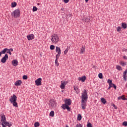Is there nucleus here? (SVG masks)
Returning <instances> with one entry per match:
<instances>
[{"mask_svg": "<svg viewBox=\"0 0 127 127\" xmlns=\"http://www.w3.org/2000/svg\"><path fill=\"white\" fill-rule=\"evenodd\" d=\"M81 98L82 109H86V103L87 102V100H88V96H87V91L86 90H84L83 93H82Z\"/></svg>", "mask_w": 127, "mask_h": 127, "instance_id": "1", "label": "nucleus"}, {"mask_svg": "<svg viewBox=\"0 0 127 127\" xmlns=\"http://www.w3.org/2000/svg\"><path fill=\"white\" fill-rule=\"evenodd\" d=\"M65 104L63 105V108L64 110H67V111H70V107L69 106L71 105L72 103V100L71 99H65L64 100Z\"/></svg>", "mask_w": 127, "mask_h": 127, "instance_id": "2", "label": "nucleus"}, {"mask_svg": "<svg viewBox=\"0 0 127 127\" xmlns=\"http://www.w3.org/2000/svg\"><path fill=\"white\" fill-rule=\"evenodd\" d=\"M16 100H17V97L15 94H13L12 96H11L9 101L13 104L14 107L17 108V103L16 102Z\"/></svg>", "mask_w": 127, "mask_h": 127, "instance_id": "3", "label": "nucleus"}, {"mask_svg": "<svg viewBox=\"0 0 127 127\" xmlns=\"http://www.w3.org/2000/svg\"><path fill=\"white\" fill-rule=\"evenodd\" d=\"M51 41L53 43L56 44L59 41V37L56 34H54L52 36Z\"/></svg>", "mask_w": 127, "mask_h": 127, "instance_id": "4", "label": "nucleus"}, {"mask_svg": "<svg viewBox=\"0 0 127 127\" xmlns=\"http://www.w3.org/2000/svg\"><path fill=\"white\" fill-rule=\"evenodd\" d=\"M11 15L15 18L17 17H19V16H20V11L19 9H17L12 12Z\"/></svg>", "mask_w": 127, "mask_h": 127, "instance_id": "5", "label": "nucleus"}, {"mask_svg": "<svg viewBox=\"0 0 127 127\" xmlns=\"http://www.w3.org/2000/svg\"><path fill=\"white\" fill-rule=\"evenodd\" d=\"M0 125H1V126H4V123L6 122V118H5V115L2 114L0 115Z\"/></svg>", "mask_w": 127, "mask_h": 127, "instance_id": "6", "label": "nucleus"}, {"mask_svg": "<svg viewBox=\"0 0 127 127\" xmlns=\"http://www.w3.org/2000/svg\"><path fill=\"white\" fill-rule=\"evenodd\" d=\"M56 52L58 53V54L56 56V57H60V55H61V49L59 47H56Z\"/></svg>", "mask_w": 127, "mask_h": 127, "instance_id": "7", "label": "nucleus"}, {"mask_svg": "<svg viewBox=\"0 0 127 127\" xmlns=\"http://www.w3.org/2000/svg\"><path fill=\"white\" fill-rule=\"evenodd\" d=\"M49 105H50V107H51V108L56 107V102L54 100H51L49 101Z\"/></svg>", "mask_w": 127, "mask_h": 127, "instance_id": "8", "label": "nucleus"}, {"mask_svg": "<svg viewBox=\"0 0 127 127\" xmlns=\"http://www.w3.org/2000/svg\"><path fill=\"white\" fill-rule=\"evenodd\" d=\"M7 59H8V55H7V54H5V56L1 59L0 61L2 63H5Z\"/></svg>", "mask_w": 127, "mask_h": 127, "instance_id": "9", "label": "nucleus"}, {"mask_svg": "<svg viewBox=\"0 0 127 127\" xmlns=\"http://www.w3.org/2000/svg\"><path fill=\"white\" fill-rule=\"evenodd\" d=\"M42 80V78H39L37 80H35V82L36 86H41Z\"/></svg>", "mask_w": 127, "mask_h": 127, "instance_id": "10", "label": "nucleus"}, {"mask_svg": "<svg viewBox=\"0 0 127 127\" xmlns=\"http://www.w3.org/2000/svg\"><path fill=\"white\" fill-rule=\"evenodd\" d=\"M67 85V82L65 81H61V85L60 88L62 89H64L65 86Z\"/></svg>", "mask_w": 127, "mask_h": 127, "instance_id": "11", "label": "nucleus"}, {"mask_svg": "<svg viewBox=\"0 0 127 127\" xmlns=\"http://www.w3.org/2000/svg\"><path fill=\"white\" fill-rule=\"evenodd\" d=\"M27 38L28 40L30 41L32 40V39H34V35L33 34H30L27 36Z\"/></svg>", "mask_w": 127, "mask_h": 127, "instance_id": "12", "label": "nucleus"}, {"mask_svg": "<svg viewBox=\"0 0 127 127\" xmlns=\"http://www.w3.org/2000/svg\"><path fill=\"white\" fill-rule=\"evenodd\" d=\"M18 64V62H17V61L16 60H14L12 61V64L14 67H16V66H17Z\"/></svg>", "mask_w": 127, "mask_h": 127, "instance_id": "13", "label": "nucleus"}, {"mask_svg": "<svg viewBox=\"0 0 127 127\" xmlns=\"http://www.w3.org/2000/svg\"><path fill=\"white\" fill-rule=\"evenodd\" d=\"M86 76H83L82 77H78V81H81L82 82H85V81H86Z\"/></svg>", "mask_w": 127, "mask_h": 127, "instance_id": "14", "label": "nucleus"}, {"mask_svg": "<svg viewBox=\"0 0 127 127\" xmlns=\"http://www.w3.org/2000/svg\"><path fill=\"white\" fill-rule=\"evenodd\" d=\"M127 69H126V70L123 73V79H124L125 81H127Z\"/></svg>", "mask_w": 127, "mask_h": 127, "instance_id": "15", "label": "nucleus"}, {"mask_svg": "<svg viewBox=\"0 0 127 127\" xmlns=\"http://www.w3.org/2000/svg\"><path fill=\"white\" fill-rule=\"evenodd\" d=\"M4 125L5 127H11V126H12V123L11 122L9 123L8 122L6 121V122H5V123H4Z\"/></svg>", "mask_w": 127, "mask_h": 127, "instance_id": "16", "label": "nucleus"}, {"mask_svg": "<svg viewBox=\"0 0 127 127\" xmlns=\"http://www.w3.org/2000/svg\"><path fill=\"white\" fill-rule=\"evenodd\" d=\"M90 17L89 16H87L84 19L83 22H89L90 21Z\"/></svg>", "mask_w": 127, "mask_h": 127, "instance_id": "17", "label": "nucleus"}, {"mask_svg": "<svg viewBox=\"0 0 127 127\" xmlns=\"http://www.w3.org/2000/svg\"><path fill=\"white\" fill-rule=\"evenodd\" d=\"M22 83V82H21V80H19L15 82L14 85L15 86H20Z\"/></svg>", "mask_w": 127, "mask_h": 127, "instance_id": "18", "label": "nucleus"}, {"mask_svg": "<svg viewBox=\"0 0 127 127\" xmlns=\"http://www.w3.org/2000/svg\"><path fill=\"white\" fill-rule=\"evenodd\" d=\"M85 53V46H82V47L80 48V54H84Z\"/></svg>", "mask_w": 127, "mask_h": 127, "instance_id": "19", "label": "nucleus"}, {"mask_svg": "<svg viewBox=\"0 0 127 127\" xmlns=\"http://www.w3.org/2000/svg\"><path fill=\"white\" fill-rule=\"evenodd\" d=\"M118 100H124V101H127V98L125 97V95L118 97Z\"/></svg>", "mask_w": 127, "mask_h": 127, "instance_id": "20", "label": "nucleus"}, {"mask_svg": "<svg viewBox=\"0 0 127 127\" xmlns=\"http://www.w3.org/2000/svg\"><path fill=\"white\" fill-rule=\"evenodd\" d=\"M58 59H59V57H56V60H55V64L56 65L58 66H59V63H58Z\"/></svg>", "mask_w": 127, "mask_h": 127, "instance_id": "21", "label": "nucleus"}, {"mask_svg": "<svg viewBox=\"0 0 127 127\" xmlns=\"http://www.w3.org/2000/svg\"><path fill=\"white\" fill-rule=\"evenodd\" d=\"M119 63H120V65H121L122 66H124L127 65V62H125L123 61H120Z\"/></svg>", "mask_w": 127, "mask_h": 127, "instance_id": "22", "label": "nucleus"}, {"mask_svg": "<svg viewBox=\"0 0 127 127\" xmlns=\"http://www.w3.org/2000/svg\"><path fill=\"white\" fill-rule=\"evenodd\" d=\"M101 102H102V104H106L107 103V100H105V98H101Z\"/></svg>", "mask_w": 127, "mask_h": 127, "instance_id": "23", "label": "nucleus"}, {"mask_svg": "<svg viewBox=\"0 0 127 127\" xmlns=\"http://www.w3.org/2000/svg\"><path fill=\"white\" fill-rule=\"evenodd\" d=\"M122 27H123V28H124V29H126V28H127V23H122Z\"/></svg>", "mask_w": 127, "mask_h": 127, "instance_id": "24", "label": "nucleus"}, {"mask_svg": "<svg viewBox=\"0 0 127 127\" xmlns=\"http://www.w3.org/2000/svg\"><path fill=\"white\" fill-rule=\"evenodd\" d=\"M7 51V48H5L1 51L2 54H5V53Z\"/></svg>", "mask_w": 127, "mask_h": 127, "instance_id": "25", "label": "nucleus"}, {"mask_svg": "<svg viewBox=\"0 0 127 127\" xmlns=\"http://www.w3.org/2000/svg\"><path fill=\"white\" fill-rule=\"evenodd\" d=\"M82 120V116L81 114H78L77 115V121H81Z\"/></svg>", "mask_w": 127, "mask_h": 127, "instance_id": "26", "label": "nucleus"}, {"mask_svg": "<svg viewBox=\"0 0 127 127\" xmlns=\"http://www.w3.org/2000/svg\"><path fill=\"white\" fill-rule=\"evenodd\" d=\"M116 69H117V70H119V71H121V70H123L121 65H116Z\"/></svg>", "mask_w": 127, "mask_h": 127, "instance_id": "27", "label": "nucleus"}, {"mask_svg": "<svg viewBox=\"0 0 127 127\" xmlns=\"http://www.w3.org/2000/svg\"><path fill=\"white\" fill-rule=\"evenodd\" d=\"M50 49H51V50H54V49H55V46L51 45L50 47Z\"/></svg>", "mask_w": 127, "mask_h": 127, "instance_id": "28", "label": "nucleus"}, {"mask_svg": "<svg viewBox=\"0 0 127 127\" xmlns=\"http://www.w3.org/2000/svg\"><path fill=\"white\" fill-rule=\"evenodd\" d=\"M39 126H40V124H39V123H38V122L35 123L34 126L35 127H39Z\"/></svg>", "mask_w": 127, "mask_h": 127, "instance_id": "29", "label": "nucleus"}, {"mask_svg": "<svg viewBox=\"0 0 127 127\" xmlns=\"http://www.w3.org/2000/svg\"><path fill=\"white\" fill-rule=\"evenodd\" d=\"M74 90H75V91H76V94H78L79 93V91H78V90L79 89L77 87L74 86Z\"/></svg>", "mask_w": 127, "mask_h": 127, "instance_id": "30", "label": "nucleus"}, {"mask_svg": "<svg viewBox=\"0 0 127 127\" xmlns=\"http://www.w3.org/2000/svg\"><path fill=\"white\" fill-rule=\"evenodd\" d=\"M11 6H12V7H15V6H16V2H12L11 3Z\"/></svg>", "mask_w": 127, "mask_h": 127, "instance_id": "31", "label": "nucleus"}, {"mask_svg": "<svg viewBox=\"0 0 127 127\" xmlns=\"http://www.w3.org/2000/svg\"><path fill=\"white\" fill-rule=\"evenodd\" d=\"M68 51H69V49L68 48H67L64 51V54L65 55H66V54H67V53H68Z\"/></svg>", "mask_w": 127, "mask_h": 127, "instance_id": "32", "label": "nucleus"}, {"mask_svg": "<svg viewBox=\"0 0 127 127\" xmlns=\"http://www.w3.org/2000/svg\"><path fill=\"white\" fill-rule=\"evenodd\" d=\"M98 76H99V78H100V79H103V74H102V73H100L98 74Z\"/></svg>", "mask_w": 127, "mask_h": 127, "instance_id": "33", "label": "nucleus"}, {"mask_svg": "<svg viewBox=\"0 0 127 127\" xmlns=\"http://www.w3.org/2000/svg\"><path fill=\"white\" fill-rule=\"evenodd\" d=\"M117 30L118 32H120L122 30V27H118L117 28Z\"/></svg>", "mask_w": 127, "mask_h": 127, "instance_id": "34", "label": "nucleus"}, {"mask_svg": "<svg viewBox=\"0 0 127 127\" xmlns=\"http://www.w3.org/2000/svg\"><path fill=\"white\" fill-rule=\"evenodd\" d=\"M50 117H54V112H51L50 113Z\"/></svg>", "mask_w": 127, "mask_h": 127, "instance_id": "35", "label": "nucleus"}, {"mask_svg": "<svg viewBox=\"0 0 127 127\" xmlns=\"http://www.w3.org/2000/svg\"><path fill=\"white\" fill-rule=\"evenodd\" d=\"M33 11H37V7L36 6H34L32 9Z\"/></svg>", "mask_w": 127, "mask_h": 127, "instance_id": "36", "label": "nucleus"}, {"mask_svg": "<svg viewBox=\"0 0 127 127\" xmlns=\"http://www.w3.org/2000/svg\"><path fill=\"white\" fill-rule=\"evenodd\" d=\"M123 126H125V127H127V121H125L123 123Z\"/></svg>", "mask_w": 127, "mask_h": 127, "instance_id": "37", "label": "nucleus"}, {"mask_svg": "<svg viewBox=\"0 0 127 127\" xmlns=\"http://www.w3.org/2000/svg\"><path fill=\"white\" fill-rule=\"evenodd\" d=\"M87 127H93V126H92V124L88 123L87 125Z\"/></svg>", "mask_w": 127, "mask_h": 127, "instance_id": "38", "label": "nucleus"}, {"mask_svg": "<svg viewBox=\"0 0 127 127\" xmlns=\"http://www.w3.org/2000/svg\"><path fill=\"white\" fill-rule=\"evenodd\" d=\"M107 82L109 84V85L113 83V82L112 81V80H111V79H108Z\"/></svg>", "mask_w": 127, "mask_h": 127, "instance_id": "39", "label": "nucleus"}, {"mask_svg": "<svg viewBox=\"0 0 127 127\" xmlns=\"http://www.w3.org/2000/svg\"><path fill=\"white\" fill-rule=\"evenodd\" d=\"M75 127H83V126L81 124H77Z\"/></svg>", "mask_w": 127, "mask_h": 127, "instance_id": "40", "label": "nucleus"}, {"mask_svg": "<svg viewBox=\"0 0 127 127\" xmlns=\"http://www.w3.org/2000/svg\"><path fill=\"white\" fill-rule=\"evenodd\" d=\"M23 80H27V75H23Z\"/></svg>", "mask_w": 127, "mask_h": 127, "instance_id": "41", "label": "nucleus"}, {"mask_svg": "<svg viewBox=\"0 0 127 127\" xmlns=\"http://www.w3.org/2000/svg\"><path fill=\"white\" fill-rule=\"evenodd\" d=\"M7 53H8L9 54V55H11V52L8 49H7Z\"/></svg>", "mask_w": 127, "mask_h": 127, "instance_id": "42", "label": "nucleus"}, {"mask_svg": "<svg viewBox=\"0 0 127 127\" xmlns=\"http://www.w3.org/2000/svg\"><path fill=\"white\" fill-rule=\"evenodd\" d=\"M109 86H110V88H112V87H114V86H115V84L112 83L109 84Z\"/></svg>", "mask_w": 127, "mask_h": 127, "instance_id": "43", "label": "nucleus"}, {"mask_svg": "<svg viewBox=\"0 0 127 127\" xmlns=\"http://www.w3.org/2000/svg\"><path fill=\"white\" fill-rule=\"evenodd\" d=\"M69 0H64V1L65 3H68V2H69Z\"/></svg>", "mask_w": 127, "mask_h": 127, "instance_id": "44", "label": "nucleus"}, {"mask_svg": "<svg viewBox=\"0 0 127 127\" xmlns=\"http://www.w3.org/2000/svg\"><path fill=\"white\" fill-rule=\"evenodd\" d=\"M112 106H113V107H114V108H115V109H117V106H116V105L114 104H112Z\"/></svg>", "mask_w": 127, "mask_h": 127, "instance_id": "45", "label": "nucleus"}, {"mask_svg": "<svg viewBox=\"0 0 127 127\" xmlns=\"http://www.w3.org/2000/svg\"><path fill=\"white\" fill-rule=\"evenodd\" d=\"M113 87L115 89V90H117V86H116L115 84L113 85Z\"/></svg>", "mask_w": 127, "mask_h": 127, "instance_id": "46", "label": "nucleus"}, {"mask_svg": "<svg viewBox=\"0 0 127 127\" xmlns=\"http://www.w3.org/2000/svg\"><path fill=\"white\" fill-rule=\"evenodd\" d=\"M8 50L10 51V52H12V51H13V49L12 48H11V49H8Z\"/></svg>", "mask_w": 127, "mask_h": 127, "instance_id": "47", "label": "nucleus"}, {"mask_svg": "<svg viewBox=\"0 0 127 127\" xmlns=\"http://www.w3.org/2000/svg\"><path fill=\"white\" fill-rule=\"evenodd\" d=\"M124 59H127V56L123 57Z\"/></svg>", "mask_w": 127, "mask_h": 127, "instance_id": "48", "label": "nucleus"}, {"mask_svg": "<svg viewBox=\"0 0 127 127\" xmlns=\"http://www.w3.org/2000/svg\"><path fill=\"white\" fill-rule=\"evenodd\" d=\"M85 0L86 2H88L89 0Z\"/></svg>", "mask_w": 127, "mask_h": 127, "instance_id": "49", "label": "nucleus"}, {"mask_svg": "<svg viewBox=\"0 0 127 127\" xmlns=\"http://www.w3.org/2000/svg\"><path fill=\"white\" fill-rule=\"evenodd\" d=\"M1 53L0 52V56H1Z\"/></svg>", "mask_w": 127, "mask_h": 127, "instance_id": "50", "label": "nucleus"}, {"mask_svg": "<svg viewBox=\"0 0 127 127\" xmlns=\"http://www.w3.org/2000/svg\"><path fill=\"white\" fill-rule=\"evenodd\" d=\"M2 127H5V125H2Z\"/></svg>", "mask_w": 127, "mask_h": 127, "instance_id": "51", "label": "nucleus"}, {"mask_svg": "<svg viewBox=\"0 0 127 127\" xmlns=\"http://www.w3.org/2000/svg\"><path fill=\"white\" fill-rule=\"evenodd\" d=\"M37 4H38V5H40V3H38Z\"/></svg>", "mask_w": 127, "mask_h": 127, "instance_id": "52", "label": "nucleus"}, {"mask_svg": "<svg viewBox=\"0 0 127 127\" xmlns=\"http://www.w3.org/2000/svg\"><path fill=\"white\" fill-rule=\"evenodd\" d=\"M65 127H69V126H68V125H66Z\"/></svg>", "mask_w": 127, "mask_h": 127, "instance_id": "53", "label": "nucleus"}, {"mask_svg": "<svg viewBox=\"0 0 127 127\" xmlns=\"http://www.w3.org/2000/svg\"><path fill=\"white\" fill-rule=\"evenodd\" d=\"M110 88H111V87H110V86H109V87L108 88V89H110Z\"/></svg>", "mask_w": 127, "mask_h": 127, "instance_id": "54", "label": "nucleus"}, {"mask_svg": "<svg viewBox=\"0 0 127 127\" xmlns=\"http://www.w3.org/2000/svg\"><path fill=\"white\" fill-rule=\"evenodd\" d=\"M51 112H53V111H51Z\"/></svg>", "mask_w": 127, "mask_h": 127, "instance_id": "55", "label": "nucleus"}]
</instances>
